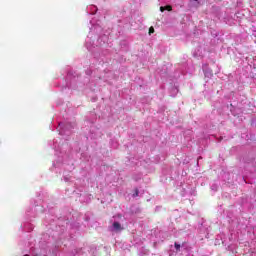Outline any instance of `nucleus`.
<instances>
[{
    "label": "nucleus",
    "instance_id": "obj_2",
    "mask_svg": "<svg viewBox=\"0 0 256 256\" xmlns=\"http://www.w3.org/2000/svg\"><path fill=\"white\" fill-rule=\"evenodd\" d=\"M174 247L176 251H179L181 249V245H179L177 242L174 243Z\"/></svg>",
    "mask_w": 256,
    "mask_h": 256
},
{
    "label": "nucleus",
    "instance_id": "obj_5",
    "mask_svg": "<svg viewBox=\"0 0 256 256\" xmlns=\"http://www.w3.org/2000/svg\"><path fill=\"white\" fill-rule=\"evenodd\" d=\"M133 197H139V189H135V193L133 194Z\"/></svg>",
    "mask_w": 256,
    "mask_h": 256
},
{
    "label": "nucleus",
    "instance_id": "obj_6",
    "mask_svg": "<svg viewBox=\"0 0 256 256\" xmlns=\"http://www.w3.org/2000/svg\"><path fill=\"white\" fill-rule=\"evenodd\" d=\"M160 11L163 13V11H165V7L161 6Z\"/></svg>",
    "mask_w": 256,
    "mask_h": 256
},
{
    "label": "nucleus",
    "instance_id": "obj_4",
    "mask_svg": "<svg viewBox=\"0 0 256 256\" xmlns=\"http://www.w3.org/2000/svg\"><path fill=\"white\" fill-rule=\"evenodd\" d=\"M152 33H155V28H153V26L149 28V35H152Z\"/></svg>",
    "mask_w": 256,
    "mask_h": 256
},
{
    "label": "nucleus",
    "instance_id": "obj_1",
    "mask_svg": "<svg viewBox=\"0 0 256 256\" xmlns=\"http://www.w3.org/2000/svg\"><path fill=\"white\" fill-rule=\"evenodd\" d=\"M113 228L115 229V231H122L123 228L121 227V223L119 222H114L113 223Z\"/></svg>",
    "mask_w": 256,
    "mask_h": 256
},
{
    "label": "nucleus",
    "instance_id": "obj_3",
    "mask_svg": "<svg viewBox=\"0 0 256 256\" xmlns=\"http://www.w3.org/2000/svg\"><path fill=\"white\" fill-rule=\"evenodd\" d=\"M165 11H173V7L171 5L165 6Z\"/></svg>",
    "mask_w": 256,
    "mask_h": 256
}]
</instances>
